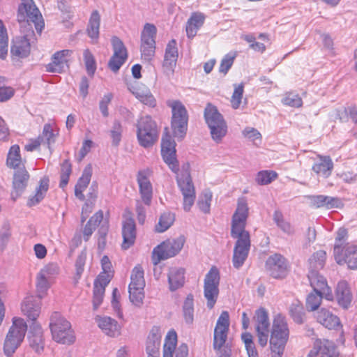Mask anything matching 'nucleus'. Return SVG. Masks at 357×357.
Here are the masks:
<instances>
[{
	"mask_svg": "<svg viewBox=\"0 0 357 357\" xmlns=\"http://www.w3.org/2000/svg\"><path fill=\"white\" fill-rule=\"evenodd\" d=\"M17 20L20 24L21 32L24 36L17 37L13 40L10 52L14 56L24 58L29 54L31 44L35 40L33 24L36 31L40 34L45 23L42 15L32 0L22 3L20 6Z\"/></svg>",
	"mask_w": 357,
	"mask_h": 357,
	"instance_id": "1",
	"label": "nucleus"
},
{
	"mask_svg": "<svg viewBox=\"0 0 357 357\" xmlns=\"http://www.w3.org/2000/svg\"><path fill=\"white\" fill-rule=\"evenodd\" d=\"M22 311L32 321L28 335L29 345L36 353L40 354L43 351L45 343L41 326L36 321L40 312L38 299L33 296L26 297L22 304Z\"/></svg>",
	"mask_w": 357,
	"mask_h": 357,
	"instance_id": "2",
	"label": "nucleus"
},
{
	"mask_svg": "<svg viewBox=\"0 0 357 357\" xmlns=\"http://www.w3.org/2000/svg\"><path fill=\"white\" fill-rule=\"evenodd\" d=\"M289 335L286 317L277 314L273 319L270 338L272 357H282Z\"/></svg>",
	"mask_w": 357,
	"mask_h": 357,
	"instance_id": "3",
	"label": "nucleus"
},
{
	"mask_svg": "<svg viewBox=\"0 0 357 357\" xmlns=\"http://www.w3.org/2000/svg\"><path fill=\"white\" fill-rule=\"evenodd\" d=\"M244 225H231V236L237 239L234 248L232 262L237 269L243 265L250 248V234L245 229Z\"/></svg>",
	"mask_w": 357,
	"mask_h": 357,
	"instance_id": "4",
	"label": "nucleus"
},
{
	"mask_svg": "<svg viewBox=\"0 0 357 357\" xmlns=\"http://www.w3.org/2000/svg\"><path fill=\"white\" fill-rule=\"evenodd\" d=\"M50 327L53 339L63 344H73L75 340L70 323L59 312H54L50 319Z\"/></svg>",
	"mask_w": 357,
	"mask_h": 357,
	"instance_id": "5",
	"label": "nucleus"
},
{
	"mask_svg": "<svg viewBox=\"0 0 357 357\" xmlns=\"http://www.w3.org/2000/svg\"><path fill=\"white\" fill-rule=\"evenodd\" d=\"M204 119L208 125L212 139L220 142L227 132V123L216 107L208 104L204 109Z\"/></svg>",
	"mask_w": 357,
	"mask_h": 357,
	"instance_id": "6",
	"label": "nucleus"
},
{
	"mask_svg": "<svg viewBox=\"0 0 357 357\" xmlns=\"http://www.w3.org/2000/svg\"><path fill=\"white\" fill-rule=\"evenodd\" d=\"M101 266L103 272L98 275L94 282L93 306L96 310L102 303L105 287L109 283L112 278V265L107 255L101 259Z\"/></svg>",
	"mask_w": 357,
	"mask_h": 357,
	"instance_id": "7",
	"label": "nucleus"
},
{
	"mask_svg": "<svg viewBox=\"0 0 357 357\" xmlns=\"http://www.w3.org/2000/svg\"><path fill=\"white\" fill-rule=\"evenodd\" d=\"M137 137L139 144L149 148L153 146L158 138L156 123L150 116H142L137 123Z\"/></svg>",
	"mask_w": 357,
	"mask_h": 357,
	"instance_id": "8",
	"label": "nucleus"
},
{
	"mask_svg": "<svg viewBox=\"0 0 357 357\" xmlns=\"http://www.w3.org/2000/svg\"><path fill=\"white\" fill-rule=\"evenodd\" d=\"M27 329L26 324L22 318L14 317L13 325L6 335L3 351L7 356H11L23 341Z\"/></svg>",
	"mask_w": 357,
	"mask_h": 357,
	"instance_id": "9",
	"label": "nucleus"
},
{
	"mask_svg": "<svg viewBox=\"0 0 357 357\" xmlns=\"http://www.w3.org/2000/svg\"><path fill=\"white\" fill-rule=\"evenodd\" d=\"M185 243L183 236L176 239L167 240L156 246L152 252V261L157 265L162 260L176 256L182 249Z\"/></svg>",
	"mask_w": 357,
	"mask_h": 357,
	"instance_id": "10",
	"label": "nucleus"
},
{
	"mask_svg": "<svg viewBox=\"0 0 357 357\" xmlns=\"http://www.w3.org/2000/svg\"><path fill=\"white\" fill-rule=\"evenodd\" d=\"M130 280L128 287L129 298L135 305L139 307L143 303L145 287L144 271L140 266H137L133 268Z\"/></svg>",
	"mask_w": 357,
	"mask_h": 357,
	"instance_id": "11",
	"label": "nucleus"
},
{
	"mask_svg": "<svg viewBox=\"0 0 357 357\" xmlns=\"http://www.w3.org/2000/svg\"><path fill=\"white\" fill-rule=\"evenodd\" d=\"M170 106L172 110V128L174 135L178 139H183L188 127V116L186 109L179 101H174Z\"/></svg>",
	"mask_w": 357,
	"mask_h": 357,
	"instance_id": "12",
	"label": "nucleus"
},
{
	"mask_svg": "<svg viewBox=\"0 0 357 357\" xmlns=\"http://www.w3.org/2000/svg\"><path fill=\"white\" fill-rule=\"evenodd\" d=\"M220 274L215 268H211L206 275L204 281V296L206 299V305L212 309L219 295Z\"/></svg>",
	"mask_w": 357,
	"mask_h": 357,
	"instance_id": "13",
	"label": "nucleus"
},
{
	"mask_svg": "<svg viewBox=\"0 0 357 357\" xmlns=\"http://www.w3.org/2000/svg\"><path fill=\"white\" fill-rule=\"evenodd\" d=\"M335 260L339 265L347 264L351 270H357V245L346 243L343 247L340 244L334 245Z\"/></svg>",
	"mask_w": 357,
	"mask_h": 357,
	"instance_id": "14",
	"label": "nucleus"
},
{
	"mask_svg": "<svg viewBox=\"0 0 357 357\" xmlns=\"http://www.w3.org/2000/svg\"><path fill=\"white\" fill-rule=\"evenodd\" d=\"M266 271L275 279L284 278L289 271V264L280 254L275 253L269 256L265 264Z\"/></svg>",
	"mask_w": 357,
	"mask_h": 357,
	"instance_id": "15",
	"label": "nucleus"
},
{
	"mask_svg": "<svg viewBox=\"0 0 357 357\" xmlns=\"http://www.w3.org/2000/svg\"><path fill=\"white\" fill-rule=\"evenodd\" d=\"M157 29L155 25L146 23L141 33L142 56L146 61H150L155 54Z\"/></svg>",
	"mask_w": 357,
	"mask_h": 357,
	"instance_id": "16",
	"label": "nucleus"
},
{
	"mask_svg": "<svg viewBox=\"0 0 357 357\" xmlns=\"http://www.w3.org/2000/svg\"><path fill=\"white\" fill-rule=\"evenodd\" d=\"M177 183L183 197V208L190 210L195 199V190L189 172L186 169L177 175Z\"/></svg>",
	"mask_w": 357,
	"mask_h": 357,
	"instance_id": "17",
	"label": "nucleus"
},
{
	"mask_svg": "<svg viewBox=\"0 0 357 357\" xmlns=\"http://www.w3.org/2000/svg\"><path fill=\"white\" fill-rule=\"evenodd\" d=\"M255 329L258 337V343L265 347L269 335L270 322L268 312L264 308H260L255 312L254 316Z\"/></svg>",
	"mask_w": 357,
	"mask_h": 357,
	"instance_id": "18",
	"label": "nucleus"
},
{
	"mask_svg": "<svg viewBox=\"0 0 357 357\" xmlns=\"http://www.w3.org/2000/svg\"><path fill=\"white\" fill-rule=\"evenodd\" d=\"M177 335L174 331L168 332L163 346L162 357H188V347L186 344H181L176 347Z\"/></svg>",
	"mask_w": 357,
	"mask_h": 357,
	"instance_id": "19",
	"label": "nucleus"
},
{
	"mask_svg": "<svg viewBox=\"0 0 357 357\" xmlns=\"http://www.w3.org/2000/svg\"><path fill=\"white\" fill-rule=\"evenodd\" d=\"M150 171L149 169L140 170L137 174V182L141 199L146 206L151 204L153 197V187L149 179Z\"/></svg>",
	"mask_w": 357,
	"mask_h": 357,
	"instance_id": "20",
	"label": "nucleus"
},
{
	"mask_svg": "<svg viewBox=\"0 0 357 357\" xmlns=\"http://www.w3.org/2000/svg\"><path fill=\"white\" fill-rule=\"evenodd\" d=\"M178 59V50L175 40L169 42L165 50L162 70L164 73L170 77L174 74Z\"/></svg>",
	"mask_w": 357,
	"mask_h": 357,
	"instance_id": "21",
	"label": "nucleus"
},
{
	"mask_svg": "<svg viewBox=\"0 0 357 357\" xmlns=\"http://www.w3.org/2000/svg\"><path fill=\"white\" fill-rule=\"evenodd\" d=\"M29 179V174L26 168L15 171L13 180V190L11 192V198L13 200H16L22 195L27 186Z\"/></svg>",
	"mask_w": 357,
	"mask_h": 357,
	"instance_id": "22",
	"label": "nucleus"
},
{
	"mask_svg": "<svg viewBox=\"0 0 357 357\" xmlns=\"http://www.w3.org/2000/svg\"><path fill=\"white\" fill-rule=\"evenodd\" d=\"M311 287L314 291L325 294L326 298H332V294L326 278L319 273V271H309L307 275Z\"/></svg>",
	"mask_w": 357,
	"mask_h": 357,
	"instance_id": "23",
	"label": "nucleus"
},
{
	"mask_svg": "<svg viewBox=\"0 0 357 357\" xmlns=\"http://www.w3.org/2000/svg\"><path fill=\"white\" fill-rule=\"evenodd\" d=\"M72 51L63 50L56 52L52 57V62L46 66V71L53 73H61L65 70L67 66V57L70 55Z\"/></svg>",
	"mask_w": 357,
	"mask_h": 357,
	"instance_id": "24",
	"label": "nucleus"
},
{
	"mask_svg": "<svg viewBox=\"0 0 357 357\" xmlns=\"http://www.w3.org/2000/svg\"><path fill=\"white\" fill-rule=\"evenodd\" d=\"M98 327L109 337H117L121 333V326L117 321L109 317L96 316L95 318Z\"/></svg>",
	"mask_w": 357,
	"mask_h": 357,
	"instance_id": "25",
	"label": "nucleus"
},
{
	"mask_svg": "<svg viewBox=\"0 0 357 357\" xmlns=\"http://www.w3.org/2000/svg\"><path fill=\"white\" fill-rule=\"evenodd\" d=\"M129 91L142 103L154 107L155 100L150 90L144 85H139L137 83L128 85Z\"/></svg>",
	"mask_w": 357,
	"mask_h": 357,
	"instance_id": "26",
	"label": "nucleus"
},
{
	"mask_svg": "<svg viewBox=\"0 0 357 357\" xmlns=\"http://www.w3.org/2000/svg\"><path fill=\"white\" fill-rule=\"evenodd\" d=\"M335 295L340 305L348 308L352 301V294L347 281L342 280L337 283Z\"/></svg>",
	"mask_w": 357,
	"mask_h": 357,
	"instance_id": "27",
	"label": "nucleus"
},
{
	"mask_svg": "<svg viewBox=\"0 0 357 357\" xmlns=\"http://www.w3.org/2000/svg\"><path fill=\"white\" fill-rule=\"evenodd\" d=\"M169 289L174 291L181 288L185 283V270L183 268L172 267L167 274Z\"/></svg>",
	"mask_w": 357,
	"mask_h": 357,
	"instance_id": "28",
	"label": "nucleus"
},
{
	"mask_svg": "<svg viewBox=\"0 0 357 357\" xmlns=\"http://www.w3.org/2000/svg\"><path fill=\"white\" fill-rule=\"evenodd\" d=\"M205 20V15L202 13H192L186 23V34L188 38H194L198 30L203 26Z\"/></svg>",
	"mask_w": 357,
	"mask_h": 357,
	"instance_id": "29",
	"label": "nucleus"
},
{
	"mask_svg": "<svg viewBox=\"0 0 357 357\" xmlns=\"http://www.w3.org/2000/svg\"><path fill=\"white\" fill-rule=\"evenodd\" d=\"M160 329L153 326L146 340V351L147 354L159 355V348L161 340Z\"/></svg>",
	"mask_w": 357,
	"mask_h": 357,
	"instance_id": "30",
	"label": "nucleus"
},
{
	"mask_svg": "<svg viewBox=\"0 0 357 357\" xmlns=\"http://www.w3.org/2000/svg\"><path fill=\"white\" fill-rule=\"evenodd\" d=\"M92 176V167L88 165L83 170L82 176L78 179L75 187V195L79 199L83 201L85 196L83 192L90 183Z\"/></svg>",
	"mask_w": 357,
	"mask_h": 357,
	"instance_id": "31",
	"label": "nucleus"
},
{
	"mask_svg": "<svg viewBox=\"0 0 357 357\" xmlns=\"http://www.w3.org/2000/svg\"><path fill=\"white\" fill-rule=\"evenodd\" d=\"M307 199L310 205L316 208H332L337 207L340 204L339 199L325 195H309Z\"/></svg>",
	"mask_w": 357,
	"mask_h": 357,
	"instance_id": "32",
	"label": "nucleus"
},
{
	"mask_svg": "<svg viewBox=\"0 0 357 357\" xmlns=\"http://www.w3.org/2000/svg\"><path fill=\"white\" fill-rule=\"evenodd\" d=\"M317 321L328 329L335 328L339 326V318L333 315L329 310L325 308H321L315 314Z\"/></svg>",
	"mask_w": 357,
	"mask_h": 357,
	"instance_id": "33",
	"label": "nucleus"
},
{
	"mask_svg": "<svg viewBox=\"0 0 357 357\" xmlns=\"http://www.w3.org/2000/svg\"><path fill=\"white\" fill-rule=\"evenodd\" d=\"M50 180L48 177H43L40 181L39 185L36 189V192L33 195L30 196L27 201V206L32 207L38 204L45 197L49 189Z\"/></svg>",
	"mask_w": 357,
	"mask_h": 357,
	"instance_id": "34",
	"label": "nucleus"
},
{
	"mask_svg": "<svg viewBox=\"0 0 357 357\" xmlns=\"http://www.w3.org/2000/svg\"><path fill=\"white\" fill-rule=\"evenodd\" d=\"M319 160L312 166V170L318 175L328 177L333 168V163L329 156L319 155Z\"/></svg>",
	"mask_w": 357,
	"mask_h": 357,
	"instance_id": "35",
	"label": "nucleus"
},
{
	"mask_svg": "<svg viewBox=\"0 0 357 357\" xmlns=\"http://www.w3.org/2000/svg\"><path fill=\"white\" fill-rule=\"evenodd\" d=\"M6 165L8 167L15 170L25 168L24 162L20 155V149L18 145H13L8 153Z\"/></svg>",
	"mask_w": 357,
	"mask_h": 357,
	"instance_id": "36",
	"label": "nucleus"
},
{
	"mask_svg": "<svg viewBox=\"0 0 357 357\" xmlns=\"http://www.w3.org/2000/svg\"><path fill=\"white\" fill-rule=\"evenodd\" d=\"M317 348H319V355L321 357H339L337 347L332 342L326 339H317Z\"/></svg>",
	"mask_w": 357,
	"mask_h": 357,
	"instance_id": "37",
	"label": "nucleus"
},
{
	"mask_svg": "<svg viewBox=\"0 0 357 357\" xmlns=\"http://www.w3.org/2000/svg\"><path fill=\"white\" fill-rule=\"evenodd\" d=\"M100 24V16L97 10H94L91 15L86 29L87 34L93 43H96L99 37Z\"/></svg>",
	"mask_w": 357,
	"mask_h": 357,
	"instance_id": "38",
	"label": "nucleus"
},
{
	"mask_svg": "<svg viewBox=\"0 0 357 357\" xmlns=\"http://www.w3.org/2000/svg\"><path fill=\"white\" fill-rule=\"evenodd\" d=\"M122 236L123 241L121 248L123 250H127L135 243L136 239L135 225H123Z\"/></svg>",
	"mask_w": 357,
	"mask_h": 357,
	"instance_id": "39",
	"label": "nucleus"
},
{
	"mask_svg": "<svg viewBox=\"0 0 357 357\" xmlns=\"http://www.w3.org/2000/svg\"><path fill=\"white\" fill-rule=\"evenodd\" d=\"M248 215L247 200L244 197L238 199L237 208L233 215L231 223H245Z\"/></svg>",
	"mask_w": 357,
	"mask_h": 357,
	"instance_id": "40",
	"label": "nucleus"
},
{
	"mask_svg": "<svg viewBox=\"0 0 357 357\" xmlns=\"http://www.w3.org/2000/svg\"><path fill=\"white\" fill-rule=\"evenodd\" d=\"M326 253L324 250H318L314 252L309 259V271H319L325 265Z\"/></svg>",
	"mask_w": 357,
	"mask_h": 357,
	"instance_id": "41",
	"label": "nucleus"
},
{
	"mask_svg": "<svg viewBox=\"0 0 357 357\" xmlns=\"http://www.w3.org/2000/svg\"><path fill=\"white\" fill-rule=\"evenodd\" d=\"M289 312L294 321L296 324H301L305 321V312L303 305L299 301L291 303Z\"/></svg>",
	"mask_w": 357,
	"mask_h": 357,
	"instance_id": "42",
	"label": "nucleus"
},
{
	"mask_svg": "<svg viewBox=\"0 0 357 357\" xmlns=\"http://www.w3.org/2000/svg\"><path fill=\"white\" fill-rule=\"evenodd\" d=\"M183 314L185 323L188 324H192L194 320V299L192 294L188 295L183 303Z\"/></svg>",
	"mask_w": 357,
	"mask_h": 357,
	"instance_id": "43",
	"label": "nucleus"
},
{
	"mask_svg": "<svg viewBox=\"0 0 357 357\" xmlns=\"http://www.w3.org/2000/svg\"><path fill=\"white\" fill-rule=\"evenodd\" d=\"M57 133H54L50 124H45L41 135L38 136L43 145H47L50 149V146L56 141Z\"/></svg>",
	"mask_w": 357,
	"mask_h": 357,
	"instance_id": "44",
	"label": "nucleus"
},
{
	"mask_svg": "<svg viewBox=\"0 0 357 357\" xmlns=\"http://www.w3.org/2000/svg\"><path fill=\"white\" fill-rule=\"evenodd\" d=\"M324 296H325V294L315 291L309 294L306 298V307L307 310L314 311L317 310L321 305Z\"/></svg>",
	"mask_w": 357,
	"mask_h": 357,
	"instance_id": "45",
	"label": "nucleus"
},
{
	"mask_svg": "<svg viewBox=\"0 0 357 357\" xmlns=\"http://www.w3.org/2000/svg\"><path fill=\"white\" fill-rule=\"evenodd\" d=\"M165 162L169 166L171 170L175 173L178 171V162L176 157V150L170 151H161Z\"/></svg>",
	"mask_w": 357,
	"mask_h": 357,
	"instance_id": "46",
	"label": "nucleus"
},
{
	"mask_svg": "<svg viewBox=\"0 0 357 357\" xmlns=\"http://www.w3.org/2000/svg\"><path fill=\"white\" fill-rule=\"evenodd\" d=\"M83 56L87 73L89 76L93 77L96 70L95 58L89 49L84 51Z\"/></svg>",
	"mask_w": 357,
	"mask_h": 357,
	"instance_id": "47",
	"label": "nucleus"
},
{
	"mask_svg": "<svg viewBox=\"0 0 357 357\" xmlns=\"http://www.w3.org/2000/svg\"><path fill=\"white\" fill-rule=\"evenodd\" d=\"M49 278L38 273L36 278L37 296L38 299L43 298L50 287Z\"/></svg>",
	"mask_w": 357,
	"mask_h": 357,
	"instance_id": "48",
	"label": "nucleus"
},
{
	"mask_svg": "<svg viewBox=\"0 0 357 357\" xmlns=\"http://www.w3.org/2000/svg\"><path fill=\"white\" fill-rule=\"evenodd\" d=\"M278 176V174L273 171H260L256 177V182L261 185H268L274 181Z\"/></svg>",
	"mask_w": 357,
	"mask_h": 357,
	"instance_id": "49",
	"label": "nucleus"
},
{
	"mask_svg": "<svg viewBox=\"0 0 357 357\" xmlns=\"http://www.w3.org/2000/svg\"><path fill=\"white\" fill-rule=\"evenodd\" d=\"M72 172L71 164L68 160L63 162L61 168L59 187L64 188L68 183L69 177Z\"/></svg>",
	"mask_w": 357,
	"mask_h": 357,
	"instance_id": "50",
	"label": "nucleus"
},
{
	"mask_svg": "<svg viewBox=\"0 0 357 357\" xmlns=\"http://www.w3.org/2000/svg\"><path fill=\"white\" fill-rule=\"evenodd\" d=\"M349 115L352 121L357 125V107L355 106L344 108L342 110L337 111L338 119L340 121L344 122L348 120Z\"/></svg>",
	"mask_w": 357,
	"mask_h": 357,
	"instance_id": "51",
	"label": "nucleus"
},
{
	"mask_svg": "<svg viewBox=\"0 0 357 357\" xmlns=\"http://www.w3.org/2000/svg\"><path fill=\"white\" fill-rule=\"evenodd\" d=\"M8 38L6 29L0 20V57L4 59L8 52Z\"/></svg>",
	"mask_w": 357,
	"mask_h": 357,
	"instance_id": "52",
	"label": "nucleus"
},
{
	"mask_svg": "<svg viewBox=\"0 0 357 357\" xmlns=\"http://www.w3.org/2000/svg\"><path fill=\"white\" fill-rule=\"evenodd\" d=\"M227 329L219 328L215 327L214 330L213 347L215 349H220L225 344L227 338Z\"/></svg>",
	"mask_w": 357,
	"mask_h": 357,
	"instance_id": "53",
	"label": "nucleus"
},
{
	"mask_svg": "<svg viewBox=\"0 0 357 357\" xmlns=\"http://www.w3.org/2000/svg\"><path fill=\"white\" fill-rule=\"evenodd\" d=\"M112 44L114 50L112 56L128 57L126 48L121 40L114 36L112 38Z\"/></svg>",
	"mask_w": 357,
	"mask_h": 357,
	"instance_id": "54",
	"label": "nucleus"
},
{
	"mask_svg": "<svg viewBox=\"0 0 357 357\" xmlns=\"http://www.w3.org/2000/svg\"><path fill=\"white\" fill-rule=\"evenodd\" d=\"M122 132L123 127L121 123L119 121H115L110 131L113 146H117L119 144L121 139Z\"/></svg>",
	"mask_w": 357,
	"mask_h": 357,
	"instance_id": "55",
	"label": "nucleus"
},
{
	"mask_svg": "<svg viewBox=\"0 0 357 357\" xmlns=\"http://www.w3.org/2000/svg\"><path fill=\"white\" fill-rule=\"evenodd\" d=\"M211 199V192H210L209 190H206L203 192L199 200L198 201L199 208L204 213L209 212Z\"/></svg>",
	"mask_w": 357,
	"mask_h": 357,
	"instance_id": "56",
	"label": "nucleus"
},
{
	"mask_svg": "<svg viewBox=\"0 0 357 357\" xmlns=\"http://www.w3.org/2000/svg\"><path fill=\"white\" fill-rule=\"evenodd\" d=\"M167 128L165 129L164 133L161 140V151H170V150H176V143L172 139V137L167 132Z\"/></svg>",
	"mask_w": 357,
	"mask_h": 357,
	"instance_id": "57",
	"label": "nucleus"
},
{
	"mask_svg": "<svg viewBox=\"0 0 357 357\" xmlns=\"http://www.w3.org/2000/svg\"><path fill=\"white\" fill-rule=\"evenodd\" d=\"M282 102L288 106L299 107L302 105V100L298 94L294 93H287L282 99Z\"/></svg>",
	"mask_w": 357,
	"mask_h": 357,
	"instance_id": "58",
	"label": "nucleus"
},
{
	"mask_svg": "<svg viewBox=\"0 0 357 357\" xmlns=\"http://www.w3.org/2000/svg\"><path fill=\"white\" fill-rule=\"evenodd\" d=\"M112 98L113 94L112 93H107L103 96L99 102V109L104 117L109 116L108 105L110 104Z\"/></svg>",
	"mask_w": 357,
	"mask_h": 357,
	"instance_id": "59",
	"label": "nucleus"
},
{
	"mask_svg": "<svg viewBox=\"0 0 357 357\" xmlns=\"http://www.w3.org/2000/svg\"><path fill=\"white\" fill-rule=\"evenodd\" d=\"M235 57L236 55L231 53L225 55L220 62L219 71L224 74H227L233 65Z\"/></svg>",
	"mask_w": 357,
	"mask_h": 357,
	"instance_id": "60",
	"label": "nucleus"
},
{
	"mask_svg": "<svg viewBox=\"0 0 357 357\" xmlns=\"http://www.w3.org/2000/svg\"><path fill=\"white\" fill-rule=\"evenodd\" d=\"M241 339L243 343L245 344V347L248 354H252L255 352H257L255 343L253 342V337L250 333H243L241 335Z\"/></svg>",
	"mask_w": 357,
	"mask_h": 357,
	"instance_id": "61",
	"label": "nucleus"
},
{
	"mask_svg": "<svg viewBox=\"0 0 357 357\" xmlns=\"http://www.w3.org/2000/svg\"><path fill=\"white\" fill-rule=\"evenodd\" d=\"M243 93V85L241 84L235 86L234 91L231 97V104L234 109H237L241 102Z\"/></svg>",
	"mask_w": 357,
	"mask_h": 357,
	"instance_id": "62",
	"label": "nucleus"
},
{
	"mask_svg": "<svg viewBox=\"0 0 357 357\" xmlns=\"http://www.w3.org/2000/svg\"><path fill=\"white\" fill-rule=\"evenodd\" d=\"M86 249L84 248L78 255L75 261L76 273L80 277L84 270V265L86 259Z\"/></svg>",
	"mask_w": 357,
	"mask_h": 357,
	"instance_id": "63",
	"label": "nucleus"
},
{
	"mask_svg": "<svg viewBox=\"0 0 357 357\" xmlns=\"http://www.w3.org/2000/svg\"><path fill=\"white\" fill-rule=\"evenodd\" d=\"M126 57L112 56L109 61L108 66L112 71L116 73L126 62Z\"/></svg>",
	"mask_w": 357,
	"mask_h": 357,
	"instance_id": "64",
	"label": "nucleus"
}]
</instances>
